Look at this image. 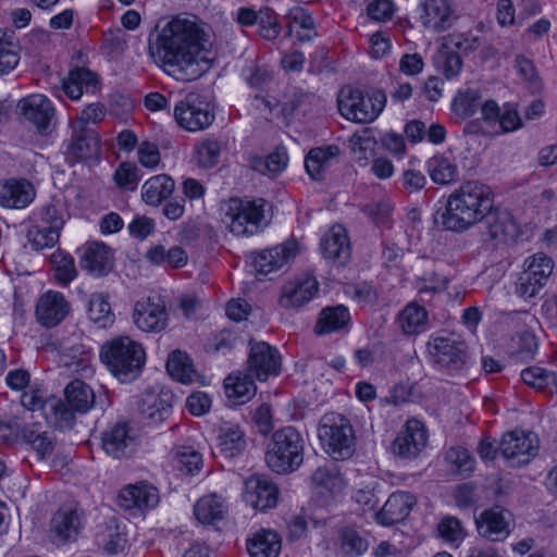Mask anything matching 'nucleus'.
Masks as SVG:
<instances>
[{
	"label": "nucleus",
	"mask_w": 557,
	"mask_h": 557,
	"mask_svg": "<svg viewBox=\"0 0 557 557\" xmlns=\"http://www.w3.org/2000/svg\"><path fill=\"white\" fill-rule=\"evenodd\" d=\"M20 62V45L13 30L0 29V75L10 73Z\"/></svg>",
	"instance_id": "nucleus-37"
},
{
	"label": "nucleus",
	"mask_w": 557,
	"mask_h": 557,
	"mask_svg": "<svg viewBox=\"0 0 557 557\" xmlns=\"http://www.w3.org/2000/svg\"><path fill=\"white\" fill-rule=\"evenodd\" d=\"M483 223L486 225L488 234L493 239H506L516 232V224L510 214L494 207L484 216Z\"/></svg>",
	"instance_id": "nucleus-40"
},
{
	"label": "nucleus",
	"mask_w": 557,
	"mask_h": 557,
	"mask_svg": "<svg viewBox=\"0 0 557 557\" xmlns=\"http://www.w3.org/2000/svg\"><path fill=\"white\" fill-rule=\"evenodd\" d=\"M100 359L119 381L129 382L141 372L146 352L140 343L128 336H119L101 346Z\"/></svg>",
	"instance_id": "nucleus-3"
},
{
	"label": "nucleus",
	"mask_w": 557,
	"mask_h": 557,
	"mask_svg": "<svg viewBox=\"0 0 557 557\" xmlns=\"http://www.w3.org/2000/svg\"><path fill=\"white\" fill-rule=\"evenodd\" d=\"M20 438L37 453L40 459L50 456L54 448V437L50 432L45 430L40 422H34L25 426H21Z\"/></svg>",
	"instance_id": "nucleus-33"
},
{
	"label": "nucleus",
	"mask_w": 557,
	"mask_h": 557,
	"mask_svg": "<svg viewBox=\"0 0 557 557\" xmlns=\"http://www.w3.org/2000/svg\"><path fill=\"white\" fill-rule=\"evenodd\" d=\"M88 317L100 327H107L113 322L110 305L102 294H94L88 302Z\"/></svg>",
	"instance_id": "nucleus-51"
},
{
	"label": "nucleus",
	"mask_w": 557,
	"mask_h": 557,
	"mask_svg": "<svg viewBox=\"0 0 557 557\" xmlns=\"http://www.w3.org/2000/svg\"><path fill=\"white\" fill-rule=\"evenodd\" d=\"M83 525L84 511L73 504L60 507L51 520L52 532L63 542L75 540Z\"/></svg>",
	"instance_id": "nucleus-16"
},
{
	"label": "nucleus",
	"mask_w": 557,
	"mask_h": 557,
	"mask_svg": "<svg viewBox=\"0 0 557 557\" xmlns=\"http://www.w3.org/2000/svg\"><path fill=\"white\" fill-rule=\"evenodd\" d=\"M174 190L173 180L165 175L150 177L141 187L143 200L150 206H158Z\"/></svg>",
	"instance_id": "nucleus-36"
},
{
	"label": "nucleus",
	"mask_w": 557,
	"mask_h": 557,
	"mask_svg": "<svg viewBox=\"0 0 557 557\" xmlns=\"http://www.w3.org/2000/svg\"><path fill=\"white\" fill-rule=\"evenodd\" d=\"M438 66L447 79L456 77L462 69V60L457 51H445L441 54Z\"/></svg>",
	"instance_id": "nucleus-63"
},
{
	"label": "nucleus",
	"mask_w": 557,
	"mask_h": 557,
	"mask_svg": "<svg viewBox=\"0 0 557 557\" xmlns=\"http://www.w3.org/2000/svg\"><path fill=\"white\" fill-rule=\"evenodd\" d=\"M499 450L511 467H522L537 455L539 438L533 432L515 430L503 436Z\"/></svg>",
	"instance_id": "nucleus-10"
},
{
	"label": "nucleus",
	"mask_w": 557,
	"mask_h": 557,
	"mask_svg": "<svg viewBox=\"0 0 557 557\" xmlns=\"http://www.w3.org/2000/svg\"><path fill=\"white\" fill-rule=\"evenodd\" d=\"M134 323L145 332H160L166 324L165 306L150 298L137 301L134 308Z\"/></svg>",
	"instance_id": "nucleus-25"
},
{
	"label": "nucleus",
	"mask_w": 557,
	"mask_h": 557,
	"mask_svg": "<svg viewBox=\"0 0 557 557\" xmlns=\"http://www.w3.org/2000/svg\"><path fill=\"white\" fill-rule=\"evenodd\" d=\"M510 513L499 506L486 509L475 518L479 534L490 541H503L509 533Z\"/></svg>",
	"instance_id": "nucleus-15"
},
{
	"label": "nucleus",
	"mask_w": 557,
	"mask_h": 557,
	"mask_svg": "<svg viewBox=\"0 0 557 557\" xmlns=\"http://www.w3.org/2000/svg\"><path fill=\"white\" fill-rule=\"evenodd\" d=\"M98 84L96 73L86 67H75L69 72L65 79L62 81L64 94L72 100H78L84 90H95Z\"/></svg>",
	"instance_id": "nucleus-32"
},
{
	"label": "nucleus",
	"mask_w": 557,
	"mask_h": 557,
	"mask_svg": "<svg viewBox=\"0 0 557 557\" xmlns=\"http://www.w3.org/2000/svg\"><path fill=\"white\" fill-rule=\"evenodd\" d=\"M350 321V314L346 307L338 305L324 308L315 325V333L319 335L330 334L344 330Z\"/></svg>",
	"instance_id": "nucleus-35"
},
{
	"label": "nucleus",
	"mask_w": 557,
	"mask_h": 557,
	"mask_svg": "<svg viewBox=\"0 0 557 557\" xmlns=\"http://www.w3.org/2000/svg\"><path fill=\"white\" fill-rule=\"evenodd\" d=\"M166 370L173 379L182 383L191 382L195 375L190 359L181 350H175L169 356Z\"/></svg>",
	"instance_id": "nucleus-47"
},
{
	"label": "nucleus",
	"mask_w": 557,
	"mask_h": 557,
	"mask_svg": "<svg viewBox=\"0 0 557 557\" xmlns=\"http://www.w3.org/2000/svg\"><path fill=\"white\" fill-rule=\"evenodd\" d=\"M175 458L181 469L188 474H196L202 467V456L191 446H178L175 449Z\"/></svg>",
	"instance_id": "nucleus-57"
},
{
	"label": "nucleus",
	"mask_w": 557,
	"mask_h": 557,
	"mask_svg": "<svg viewBox=\"0 0 557 557\" xmlns=\"http://www.w3.org/2000/svg\"><path fill=\"white\" fill-rule=\"evenodd\" d=\"M398 322L407 335L421 333L425 330L428 322L426 310L417 302H410L399 313Z\"/></svg>",
	"instance_id": "nucleus-45"
},
{
	"label": "nucleus",
	"mask_w": 557,
	"mask_h": 557,
	"mask_svg": "<svg viewBox=\"0 0 557 557\" xmlns=\"http://www.w3.org/2000/svg\"><path fill=\"white\" fill-rule=\"evenodd\" d=\"M27 237L36 250H41L53 247L59 242L60 232L40 224L29 228Z\"/></svg>",
	"instance_id": "nucleus-53"
},
{
	"label": "nucleus",
	"mask_w": 557,
	"mask_h": 557,
	"mask_svg": "<svg viewBox=\"0 0 557 557\" xmlns=\"http://www.w3.org/2000/svg\"><path fill=\"white\" fill-rule=\"evenodd\" d=\"M364 214H367L375 224H384L388 221L392 212V206L386 200L370 202L362 208Z\"/></svg>",
	"instance_id": "nucleus-64"
},
{
	"label": "nucleus",
	"mask_w": 557,
	"mask_h": 557,
	"mask_svg": "<svg viewBox=\"0 0 557 557\" xmlns=\"http://www.w3.org/2000/svg\"><path fill=\"white\" fill-rule=\"evenodd\" d=\"M159 503V494L156 487L139 483L124 487L119 494V504L124 509L153 508Z\"/></svg>",
	"instance_id": "nucleus-30"
},
{
	"label": "nucleus",
	"mask_w": 557,
	"mask_h": 557,
	"mask_svg": "<svg viewBox=\"0 0 557 557\" xmlns=\"http://www.w3.org/2000/svg\"><path fill=\"white\" fill-rule=\"evenodd\" d=\"M431 180L435 184L448 185L458 180V168L443 154H435L426 162Z\"/></svg>",
	"instance_id": "nucleus-42"
},
{
	"label": "nucleus",
	"mask_w": 557,
	"mask_h": 557,
	"mask_svg": "<svg viewBox=\"0 0 557 557\" xmlns=\"http://www.w3.org/2000/svg\"><path fill=\"white\" fill-rule=\"evenodd\" d=\"M70 306L59 292L49 290L44 294L36 306V317L46 327L58 325L69 313Z\"/></svg>",
	"instance_id": "nucleus-21"
},
{
	"label": "nucleus",
	"mask_w": 557,
	"mask_h": 557,
	"mask_svg": "<svg viewBox=\"0 0 557 557\" xmlns=\"http://www.w3.org/2000/svg\"><path fill=\"white\" fill-rule=\"evenodd\" d=\"M338 152L339 149L336 146L311 149L305 159V168L309 176L314 181L322 180L330 160L336 157Z\"/></svg>",
	"instance_id": "nucleus-44"
},
{
	"label": "nucleus",
	"mask_w": 557,
	"mask_h": 557,
	"mask_svg": "<svg viewBox=\"0 0 557 557\" xmlns=\"http://www.w3.org/2000/svg\"><path fill=\"white\" fill-rule=\"evenodd\" d=\"M341 549L348 557H358L368 550L367 539L352 528H344L339 534Z\"/></svg>",
	"instance_id": "nucleus-49"
},
{
	"label": "nucleus",
	"mask_w": 557,
	"mask_h": 557,
	"mask_svg": "<svg viewBox=\"0 0 557 557\" xmlns=\"http://www.w3.org/2000/svg\"><path fill=\"white\" fill-rule=\"evenodd\" d=\"M65 405L75 417V412H87L95 403L92 389L83 381L74 380L67 384L64 391Z\"/></svg>",
	"instance_id": "nucleus-34"
},
{
	"label": "nucleus",
	"mask_w": 557,
	"mask_h": 557,
	"mask_svg": "<svg viewBox=\"0 0 557 557\" xmlns=\"http://www.w3.org/2000/svg\"><path fill=\"white\" fill-rule=\"evenodd\" d=\"M312 484L325 488L330 493H337L344 487V479L335 467H319L311 476Z\"/></svg>",
	"instance_id": "nucleus-50"
},
{
	"label": "nucleus",
	"mask_w": 557,
	"mask_h": 557,
	"mask_svg": "<svg viewBox=\"0 0 557 557\" xmlns=\"http://www.w3.org/2000/svg\"><path fill=\"white\" fill-rule=\"evenodd\" d=\"M226 512V506L222 497L210 494L201 497L194 506L196 519L201 523H213L221 520Z\"/></svg>",
	"instance_id": "nucleus-39"
},
{
	"label": "nucleus",
	"mask_w": 557,
	"mask_h": 557,
	"mask_svg": "<svg viewBox=\"0 0 557 557\" xmlns=\"http://www.w3.org/2000/svg\"><path fill=\"white\" fill-rule=\"evenodd\" d=\"M318 292V282L307 276L286 283L282 288L280 305L284 308L296 309L309 302Z\"/></svg>",
	"instance_id": "nucleus-27"
},
{
	"label": "nucleus",
	"mask_w": 557,
	"mask_h": 557,
	"mask_svg": "<svg viewBox=\"0 0 557 557\" xmlns=\"http://www.w3.org/2000/svg\"><path fill=\"white\" fill-rule=\"evenodd\" d=\"M324 451L334 460H346L355 453V432L349 420L335 412L324 414L318 426Z\"/></svg>",
	"instance_id": "nucleus-4"
},
{
	"label": "nucleus",
	"mask_w": 557,
	"mask_h": 557,
	"mask_svg": "<svg viewBox=\"0 0 557 557\" xmlns=\"http://www.w3.org/2000/svg\"><path fill=\"white\" fill-rule=\"evenodd\" d=\"M412 504L413 498L408 493H393L382 509L375 513L376 521L386 527L398 523L409 515Z\"/></svg>",
	"instance_id": "nucleus-31"
},
{
	"label": "nucleus",
	"mask_w": 557,
	"mask_h": 557,
	"mask_svg": "<svg viewBox=\"0 0 557 557\" xmlns=\"http://www.w3.org/2000/svg\"><path fill=\"white\" fill-rule=\"evenodd\" d=\"M33 184L24 178H11L0 184V205L10 209H24L35 199Z\"/></svg>",
	"instance_id": "nucleus-24"
},
{
	"label": "nucleus",
	"mask_w": 557,
	"mask_h": 557,
	"mask_svg": "<svg viewBox=\"0 0 557 557\" xmlns=\"http://www.w3.org/2000/svg\"><path fill=\"white\" fill-rule=\"evenodd\" d=\"M209 35L196 21L173 17L157 25L148 36V55L166 74L178 81L198 78Z\"/></svg>",
	"instance_id": "nucleus-1"
},
{
	"label": "nucleus",
	"mask_w": 557,
	"mask_h": 557,
	"mask_svg": "<svg viewBox=\"0 0 557 557\" xmlns=\"http://www.w3.org/2000/svg\"><path fill=\"white\" fill-rule=\"evenodd\" d=\"M101 445L107 455L115 459L131 455L134 438L126 422H117L108 428L101 435Z\"/></svg>",
	"instance_id": "nucleus-23"
},
{
	"label": "nucleus",
	"mask_w": 557,
	"mask_h": 557,
	"mask_svg": "<svg viewBox=\"0 0 557 557\" xmlns=\"http://www.w3.org/2000/svg\"><path fill=\"white\" fill-rule=\"evenodd\" d=\"M251 376L249 373L244 376L228 375L224 380L226 396L234 399L237 405L247 403L256 394V385Z\"/></svg>",
	"instance_id": "nucleus-43"
},
{
	"label": "nucleus",
	"mask_w": 557,
	"mask_h": 557,
	"mask_svg": "<svg viewBox=\"0 0 557 557\" xmlns=\"http://www.w3.org/2000/svg\"><path fill=\"white\" fill-rule=\"evenodd\" d=\"M250 557H277L281 550V539L272 530L257 533L247 543Z\"/></svg>",
	"instance_id": "nucleus-38"
},
{
	"label": "nucleus",
	"mask_w": 557,
	"mask_h": 557,
	"mask_svg": "<svg viewBox=\"0 0 557 557\" xmlns=\"http://www.w3.org/2000/svg\"><path fill=\"white\" fill-rule=\"evenodd\" d=\"M99 138L89 127H83L82 122H72V140L67 152L73 161L84 160L98 151Z\"/></svg>",
	"instance_id": "nucleus-29"
},
{
	"label": "nucleus",
	"mask_w": 557,
	"mask_h": 557,
	"mask_svg": "<svg viewBox=\"0 0 557 557\" xmlns=\"http://www.w3.org/2000/svg\"><path fill=\"white\" fill-rule=\"evenodd\" d=\"M259 34L262 38L268 40L275 39L280 34V25L277 23V18L275 13L265 9L264 11L259 12Z\"/></svg>",
	"instance_id": "nucleus-61"
},
{
	"label": "nucleus",
	"mask_w": 557,
	"mask_h": 557,
	"mask_svg": "<svg viewBox=\"0 0 557 557\" xmlns=\"http://www.w3.org/2000/svg\"><path fill=\"white\" fill-rule=\"evenodd\" d=\"M51 263L54 269V277L60 284L67 285L76 277L77 272L71 256L55 252L51 256Z\"/></svg>",
	"instance_id": "nucleus-52"
},
{
	"label": "nucleus",
	"mask_w": 557,
	"mask_h": 557,
	"mask_svg": "<svg viewBox=\"0 0 557 557\" xmlns=\"http://www.w3.org/2000/svg\"><path fill=\"white\" fill-rule=\"evenodd\" d=\"M140 171L136 164L122 162L114 173V181L121 188L134 190L140 181Z\"/></svg>",
	"instance_id": "nucleus-58"
},
{
	"label": "nucleus",
	"mask_w": 557,
	"mask_h": 557,
	"mask_svg": "<svg viewBox=\"0 0 557 557\" xmlns=\"http://www.w3.org/2000/svg\"><path fill=\"white\" fill-rule=\"evenodd\" d=\"M79 264L90 275L104 276L113 269V252L102 243H92L85 248Z\"/></svg>",
	"instance_id": "nucleus-28"
},
{
	"label": "nucleus",
	"mask_w": 557,
	"mask_h": 557,
	"mask_svg": "<svg viewBox=\"0 0 557 557\" xmlns=\"http://www.w3.org/2000/svg\"><path fill=\"white\" fill-rule=\"evenodd\" d=\"M17 110L41 135L50 133L54 127L55 111L52 102L44 95L34 94L21 99Z\"/></svg>",
	"instance_id": "nucleus-13"
},
{
	"label": "nucleus",
	"mask_w": 557,
	"mask_h": 557,
	"mask_svg": "<svg viewBox=\"0 0 557 557\" xmlns=\"http://www.w3.org/2000/svg\"><path fill=\"white\" fill-rule=\"evenodd\" d=\"M288 163V156L284 148H277L265 158L255 157L251 166L262 175L275 176L283 172Z\"/></svg>",
	"instance_id": "nucleus-46"
},
{
	"label": "nucleus",
	"mask_w": 557,
	"mask_h": 557,
	"mask_svg": "<svg viewBox=\"0 0 557 557\" xmlns=\"http://www.w3.org/2000/svg\"><path fill=\"white\" fill-rule=\"evenodd\" d=\"M264 203L263 199L231 198L222 203L223 222L236 236L255 235L263 227Z\"/></svg>",
	"instance_id": "nucleus-6"
},
{
	"label": "nucleus",
	"mask_w": 557,
	"mask_h": 557,
	"mask_svg": "<svg viewBox=\"0 0 557 557\" xmlns=\"http://www.w3.org/2000/svg\"><path fill=\"white\" fill-rule=\"evenodd\" d=\"M222 144L219 139L207 137L196 145V158L200 168L211 169L219 163Z\"/></svg>",
	"instance_id": "nucleus-48"
},
{
	"label": "nucleus",
	"mask_w": 557,
	"mask_h": 557,
	"mask_svg": "<svg viewBox=\"0 0 557 557\" xmlns=\"http://www.w3.org/2000/svg\"><path fill=\"white\" fill-rule=\"evenodd\" d=\"M174 116L178 125L189 132L206 129L215 117L210 103L194 92L176 103Z\"/></svg>",
	"instance_id": "nucleus-8"
},
{
	"label": "nucleus",
	"mask_w": 557,
	"mask_h": 557,
	"mask_svg": "<svg viewBox=\"0 0 557 557\" xmlns=\"http://www.w3.org/2000/svg\"><path fill=\"white\" fill-rule=\"evenodd\" d=\"M553 269V260L544 253H536L527 259L525 269L517 283V294L525 299L535 297L552 275Z\"/></svg>",
	"instance_id": "nucleus-11"
},
{
	"label": "nucleus",
	"mask_w": 557,
	"mask_h": 557,
	"mask_svg": "<svg viewBox=\"0 0 557 557\" xmlns=\"http://www.w3.org/2000/svg\"><path fill=\"white\" fill-rule=\"evenodd\" d=\"M321 251L325 259L345 265L351 257L347 232L342 225L332 226L321 239Z\"/></svg>",
	"instance_id": "nucleus-20"
},
{
	"label": "nucleus",
	"mask_w": 557,
	"mask_h": 557,
	"mask_svg": "<svg viewBox=\"0 0 557 557\" xmlns=\"http://www.w3.org/2000/svg\"><path fill=\"white\" fill-rule=\"evenodd\" d=\"M481 104V94L479 90L469 89L463 92H459L454 101L453 109L457 115L469 117L473 115Z\"/></svg>",
	"instance_id": "nucleus-54"
},
{
	"label": "nucleus",
	"mask_w": 557,
	"mask_h": 557,
	"mask_svg": "<svg viewBox=\"0 0 557 557\" xmlns=\"http://www.w3.org/2000/svg\"><path fill=\"white\" fill-rule=\"evenodd\" d=\"M449 45L458 53L468 55L481 47L482 39L479 36L468 34H453L449 36Z\"/></svg>",
	"instance_id": "nucleus-62"
},
{
	"label": "nucleus",
	"mask_w": 557,
	"mask_h": 557,
	"mask_svg": "<svg viewBox=\"0 0 557 557\" xmlns=\"http://www.w3.org/2000/svg\"><path fill=\"white\" fill-rule=\"evenodd\" d=\"M304 438L293 426L276 431L265 454L268 466L277 473L296 470L304 460Z\"/></svg>",
	"instance_id": "nucleus-5"
},
{
	"label": "nucleus",
	"mask_w": 557,
	"mask_h": 557,
	"mask_svg": "<svg viewBox=\"0 0 557 557\" xmlns=\"http://www.w3.org/2000/svg\"><path fill=\"white\" fill-rule=\"evenodd\" d=\"M174 395L171 391L145 393L138 404L140 414L151 423H161L172 413Z\"/></svg>",
	"instance_id": "nucleus-22"
},
{
	"label": "nucleus",
	"mask_w": 557,
	"mask_h": 557,
	"mask_svg": "<svg viewBox=\"0 0 557 557\" xmlns=\"http://www.w3.org/2000/svg\"><path fill=\"white\" fill-rule=\"evenodd\" d=\"M65 210L60 203H48L40 211V222L58 232L62 230L65 223Z\"/></svg>",
	"instance_id": "nucleus-60"
},
{
	"label": "nucleus",
	"mask_w": 557,
	"mask_h": 557,
	"mask_svg": "<svg viewBox=\"0 0 557 557\" xmlns=\"http://www.w3.org/2000/svg\"><path fill=\"white\" fill-rule=\"evenodd\" d=\"M421 23L434 32H443L450 27L455 18L454 10L448 0H424L421 3Z\"/></svg>",
	"instance_id": "nucleus-26"
},
{
	"label": "nucleus",
	"mask_w": 557,
	"mask_h": 557,
	"mask_svg": "<svg viewBox=\"0 0 557 557\" xmlns=\"http://www.w3.org/2000/svg\"><path fill=\"white\" fill-rule=\"evenodd\" d=\"M491 188L479 181L463 182L447 198L444 210L434 215L435 224L444 231L462 233L482 223L493 209Z\"/></svg>",
	"instance_id": "nucleus-2"
},
{
	"label": "nucleus",
	"mask_w": 557,
	"mask_h": 557,
	"mask_svg": "<svg viewBox=\"0 0 557 557\" xmlns=\"http://www.w3.org/2000/svg\"><path fill=\"white\" fill-rule=\"evenodd\" d=\"M425 444L426 432L423 424L418 420H409L405 431L394 440L392 450L398 457L413 458Z\"/></svg>",
	"instance_id": "nucleus-18"
},
{
	"label": "nucleus",
	"mask_w": 557,
	"mask_h": 557,
	"mask_svg": "<svg viewBox=\"0 0 557 557\" xmlns=\"http://www.w3.org/2000/svg\"><path fill=\"white\" fill-rule=\"evenodd\" d=\"M248 372L259 381H265L281 371V356L265 342L251 344L248 356Z\"/></svg>",
	"instance_id": "nucleus-14"
},
{
	"label": "nucleus",
	"mask_w": 557,
	"mask_h": 557,
	"mask_svg": "<svg viewBox=\"0 0 557 557\" xmlns=\"http://www.w3.org/2000/svg\"><path fill=\"white\" fill-rule=\"evenodd\" d=\"M426 347L432 362L449 374L460 371L467 362L466 345L455 337H432Z\"/></svg>",
	"instance_id": "nucleus-9"
},
{
	"label": "nucleus",
	"mask_w": 557,
	"mask_h": 557,
	"mask_svg": "<svg viewBox=\"0 0 557 557\" xmlns=\"http://www.w3.org/2000/svg\"><path fill=\"white\" fill-rule=\"evenodd\" d=\"M21 404L28 410L40 409L44 417L59 429H71L74 416L67 406L57 397L44 399L38 391H27L21 396Z\"/></svg>",
	"instance_id": "nucleus-12"
},
{
	"label": "nucleus",
	"mask_w": 557,
	"mask_h": 557,
	"mask_svg": "<svg viewBox=\"0 0 557 557\" xmlns=\"http://www.w3.org/2000/svg\"><path fill=\"white\" fill-rule=\"evenodd\" d=\"M244 499L255 509L267 510L276 505L277 488L263 476H250L245 482Z\"/></svg>",
	"instance_id": "nucleus-19"
},
{
	"label": "nucleus",
	"mask_w": 557,
	"mask_h": 557,
	"mask_svg": "<svg viewBox=\"0 0 557 557\" xmlns=\"http://www.w3.org/2000/svg\"><path fill=\"white\" fill-rule=\"evenodd\" d=\"M522 381L534 388L544 389L549 385H557L555 372L539 367H530L521 372Z\"/></svg>",
	"instance_id": "nucleus-55"
},
{
	"label": "nucleus",
	"mask_w": 557,
	"mask_h": 557,
	"mask_svg": "<svg viewBox=\"0 0 557 557\" xmlns=\"http://www.w3.org/2000/svg\"><path fill=\"white\" fill-rule=\"evenodd\" d=\"M297 253V244L287 242L276 247L257 252L252 264L257 272L270 274L285 267Z\"/></svg>",
	"instance_id": "nucleus-17"
},
{
	"label": "nucleus",
	"mask_w": 557,
	"mask_h": 557,
	"mask_svg": "<svg viewBox=\"0 0 557 557\" xmlns=\"http://www.w3.org/2000/svg\"><path fill=\"white\" fill-rule=\"evenodd\" d=\"M219 448L226 457H234L246 446L245 434L237 424L224 423L219 431Z\"/></svg>",
	"instance_id": "nucleus-41"
},
{
	"label": "nucleus",
	"mask_w": 557,
	"mask_h": 557,
	"mask_svg": "<svg viewBox=\"0 0 557 557\" xmlns=\"http://www.w3.org/2000/svg\"><path fill=\"white\" fill-rule=\"evenodd\" d=\"M341 114L352 122L371 123L383 111L386 96L382 90L363 92L350 86L343 87L337 99Z\"/></svg>",
	"instance_id": "nucleus-7"
},
{
	"label": "nucleus",
	"mask_w": 557,
	"mask_h": 557,
	"mask_svg": "<svg viewBox=\"0 0 557 557\" xmlns=\"http://www.w3.org/2000/svg\"><path fill=\"white\" fill-rule=\"evenodd\" d=\"M438 535L449 543H459L465 537L461 522L455 517H444L437 524Z\"/></svg>",
	"instance_id": "nucleus-59"
},
{
	"label": "nucleus",
	"mask_w": 557,
	"mask_h": 557,
	"mask_svg": "<svg viewBox=\"0 0 557 557\" xmlns=\"http://www.w3.org/2000/svg\"><path fill=\"white\" fill-rule=\"evenodd\" d=\"M446 460L455 468V471L468 476L474 470V459L463 447H451L446 453Z\"/></svg>",
	"instance_id": "nucleus-56"
}]
</instances>
